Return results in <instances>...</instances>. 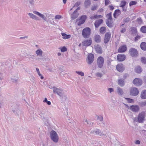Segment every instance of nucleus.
I'll use <instances>...</instances> for the list:
<instances>
[{
	"mask_svg": "<svg viewBox=\"0 0 146 146\" xmlns=\"http://www.w3.org/2000/svg\"><path fill=\"white\" fill-rule=\"evenodd\" d=\"M53 92L55 94L60 96L61 98H62L64 100H62V101H65L66 99H67L66 96L64 94V93L63 90L60 88H58L55 87H53Z\"/></svg>",
	"mask_w": 146,
	"mask_h": 146,
	"instance_id": "f257e3e1",
	"label": "nucleus"
},
{
	"mask_svg": "<svg viewBox=\"0 0 146 146\" xmlns=\"http://www.w3.org/2000/svg\"><path fill=\"white\" fill-rule=\"evenodd\" d=\"M91 30L89 27L84 28L82 32L83 37L85 38H88L90 37L91 34Z\"/></svg>",
	"mask_w": 146,
	"mask_h": 146,
	"instance_id": "f03ea898",
	"label": "nucleus"
},
{
	"mask_svg": "<svg viewBox=\"0 0 146 146\" xmlns=\"http://www.w3.org/2000/svg\"><path fill=\"white\" fill-rule=\"evenodd\" d=\"M145 113L144 111L140 113L137 116V121L139 123H142L145 120Z\"/></svg>",
	"mask_w": 146,
	"mask_h": 146,
	"instance_id": "7ed1b4c3",
	"label": "nucleus"
},
{
	"mask_svg": "<svg viewBox=\"0 0 146 146\" xmlns=\"http://www.w3.org/2000/svg\"><path fill=\"white\" fill-rule=\"evenodd\" d=\"M50 138L55 143L58 142V137L56 132L53 130L50 132Z\"/></svg>",
	"mask_w": 146,
	"mask_h": 146,
	"instance_id": "20e7f679",
	"label": "nucleus"
},
{
	"mask_svg": "<svg viewBox=\"0 0 146 146\" xmlns=\"http://www.w3.org/2000/svg\"><path fill=\"white\" fill-rule=\"evenodd\" d=\"M129 54L132 57H137L138 55V52L137 49L134 48H131L129 50Z\"/></svg>",
	"mask_w": 146,
	"mask_h": 146,
	"instance_id": "39448f33",
	"label": "nucleus"
},
{
	"mask_svg": "<svg viewBox=\"0 0 146 146\" xmlns=\"http://www.w3.org/2000/svg\"><path fill=\"white\" fill-rule=\"evenodd\" d=\"M33 13L39 16L43 20H44L45 21H47V19L46 17L47 16V14L46 13H45L44 15L40 13L39 12L36 11H33Z\"/></svg>",
	"mask_w": 146,
	"mask_h": 146,
	"instance_id": "423d86ee",
	"label": "nucleus"
},
{
	"mask_svg": "<svg viewBox=\"0 0 146 146\" xmlns=\"http://www.w3.org/2000/svg\"><path fill=\"white\" fill-rule=\"evenodd\" d=\"M104 63V59L102 56L99 57L97 59V63L98 67L100 68H101Z\"/></svg>",
	"mask_w": 146,
	"mask_h": 146,
	"instance_id": "0eeeda50",
	"label": "nucleus"
},
{
	"mask_svg": "<svg viewBox=\"0 0 146 146\" xmlns=\"http://www.w3.org/2000/svg\"><path fill=\"white\" fill-rule=\"evenodd\" d=\"M139 93V91L136 88H132L130 90V95L132 96H136Z\"/></svg>",
	"mask_w": 146,
	"mask_h": 146,
	"instance_id": "6e6552de",
	"label": "nucleus"
},
{
	"mask_svg": "<svg viewBox=\"0 0 146 146\" xmlns=\"http://www.w3.org/2000/svg\"><path fill=\"white\" fill-rule=\"evenodd\" d=\"M129 109L133 112H138L140 110L139 107L137 105H132L129 107Z\"/></svg>",
	"mask_w": 146,
	"mask_h": 146,
	"instance_id": "1a4fd4ad",
	"label": "nucleus"
},
{
	"mask_svg": "<svg viewBox=\"0 0 146 146\" xmlns=\"http://www.w3.org/2000/svg\"><path fill=\"white\" fill-rule=\"evenodd\" d=\"M133 83L136 86H139L142 85V81L140 79L136 78L133 80Z\"/></svg>",
	"mask_w": 146,
	"mask_h": 146,
	"instance_id": "9d476101",
	"label": "nucleus"
},
{
	"mask_svg": "<svg viewBox=\"0 0 146 146\" xmlns=\"http://www.w3.org/2000/svg\"><path fill=\"white\" fill-rule=\"evenodd\" d=\"M111 34L110 33H106L104 38V43L105 44L108 43L110 39Z\"/></svg>",
	"mask_w": 146,
	"mask_h": 146,
	"instance_id": "9b49d317",
	"label": "nucleus"
},
{
	"mask_svg": "<svg viewBox=\"0 0 146 146\" xmlns=\"http://www.w3.org/2000/svg\"><path fill=\"white\" fill-rule=\"evenodd\" d=\"M94 60V55L90 53L89 54L88 56L87 62L89 64H91L93 62Z\"/></svg>",
	"mask_w": 146,
	"mask_h": 146,
	"instance_id": "f8f14e48",
	"label": "nucleus"
},
{
	"mask_svg": "<svg viewBox=\"0 0 146 146\" xmlns=\"http://www.w3.org/2000/svg\"><path fill=\"white\" fill-rule=\"evenodd\" d=\"M92 41L91 38L89 39H87L83 41L82 43L83 45L86 46H90L92 44Z\"/></svg>",
	"mask_w": 146,
	"mask_h": 146,
	"instance_id": "ddd939ff",
	"label": "nucleus"
},
{
	"mask_svg": "<svg viewBox=\"0 0 146 146\" xmlns=\"http://www.w3.org/2000/svg\"><path fill=\"white\" fill-rule=\"evenodd\" d=\"M125 58V56L122 54H118L117 57V60L119 61H123L124 60Z\"/></svg>",
	"mask_w": 146,
	"mask_h": 146,
	"instance_id": "4468645a",
	"label": "nucleus"
},
{
	"mask_svg": "<svg viewBox=\"0 0 146 146\" xmlns=\"http://www.w3.org/2000/svg\"><path fill=\"white\" fill-rule=\"evenodd\" d=\"M116 69L119 72H122L124 70V68L123 64H119L117 66Z\"/></svg>",
	"mask_w": 146,
	"mask_h": 146,
	"instance_id": "2eb2a0df",
	"label": "nucleus"
},
{
	"mask_svg": "<svg viewBox=\"0 0 146 146\" xmlns=\"http://www.w3.org/2000/svg\"><path fill=\"white\" fill-rule=\"evenodd\" d=\"M103 20L101 19L96 20L94 23V25L95 27L96 28L98 27L103 23Z\"/></svg>",
	"mask_w": 146,
	"mask_h": 146,
	"instance_id": "dca6fc26",
	"label": "nucleus"
},
{
	"mask_svg": "<svg viewBox=\"0 0 146 146\" xmlns=\"http://www.w3.org/2000/svg\"><path fill=\"white\" fill-rule=\"evenodd\" d=\"M127 49L126 45H123L120 47L118 50V52H125Z\"/></svg>",
	"mask_w": 146,
	"mask_h": 146,
	"instance_id": "f3484780",
	"label": "nucleus"
},
{
	"mask_svg": "<svg viewBox=\"0 0 146 146\" xmlns=\"http://www.w3.org/2000/svg\"><path fill=\"white\" fill-rule=\"evenodd\" d=\"M94 39L95 42L99 43L101 42V38L99 35H96L94 36Z\"/></svg>",
	"mask_w": 146,
	"mask_h": 146,
	"instance_id": "a211bd4d",
	"label": "nucleus"
},
{
	"mask_svg": "<svg viewBox=\"0 0 146 146\" xmlns=\"http://www.w3.org/2000/svg\"><path fill=\"white\" fill-rule=\"evenodd\" d=\"M121 13V11L119 9H117L115 10L113 14V16L115 18H116L117 16H119Z\"/></svg>",
	"mask_w": 146,
	"mask_h": 146,
	"instance_id": "6ab92c4d",
	"label": "nucleus"
},
{
	"mask_svg": "<svg viewBox=\"0 0 146 146\" xmlns=\"http://www.w3.org/2000/svg\"><path fill=\"white\" fill-rule=\"evenodd\" d=\"M141 97L142 99H146V90H143L141 94Z\"/></svg>",
	"mask_w": 146,
	"mask_h": 146,
	"instance_id": "aec40b11",
	"label": "nucleus"
},
{
	"mask_svg": "<svg viewBox=\"0 0 146 146\" xmlns=\"http://www.w3.org/2000/svg\"><path fill=\"white\" fill-rule=\"evenodd\" d=\"M96 51L97 53L101 54L102 53V48L99 45H97L95 48Z\"/></svg>",
	"mask_w": 146,
	"mask_h": 146,
	"instance_id": "412c9836",
	"label": "nucleus"
},
{
	"mask_svg": "<svg viewBox=\"0 0 146 146\" xmlns=\"http://www.w3.org/2000/svg\"><path fill=\"white\" fill-rule=\"evenodd\" d=\"M78 15V12H75L74 11L73 13L72 14L71 17L72 19V20H74L76 19Z\"/></svg>",
	"mask_w": 146,
	"mask_h": 146,
	"instance_id": "4be33fe9",
	"label": "nucleus"
},
{
	"mask_svg": "<svg viewBox=\"0 0 146 146\" xmlns=\"http://www.w3.org/2000/svg\"><path fill=\"white\" fill-rule=\"evenodd\" d=\"M124 79H120L118 80V84L121 87H123L125 84V82Z\"/></svg>",
	"mask_w": 146,
	"mask_h": 146,
	"instance_id": "5701e85b",
	"label": "nucleus"
},
{
	"mask_svg": "<svg viewBox=\"0 0 146 146\" xmlns=\"http://www.w3.org/2000/svg\"><path fill=\"white\" fill-rule=\"evenodd\" d=\"M106 23L107 26L109 27H112L113 26V23L112 21L106 20Z\"/></svg>",
	"mask_w": 146,
	"mask_h": 146,
	"instance_id": "b1692460",
	"label": "nucleus"
},
{
	"mask_svg": "<svg viewBox=\"0 0 146 146\" xmlns=\"http://www.w3.org/2000/svg\"><path fill=\"white\" fill-rule=\"evenodd\" d=\"M29 16L31 18L36 20H39V19L37 16L31 13H29L28 14Z\"/></svg>",
	"mask_w": 146,
	"mask_h": 146,
	"instance_id": "393cba45",
	"label": "nucleus"
},
{
	"mask_svg": "<svg viewBox=\"0 0 146 146\" xmlns=\"http://www.w3.org/2000/svg\"><path fill=\"white\" fill-rule=\"evenodd\" d=\"M142 71V69L140 66H137L135 68V71L137 73H141Z\"/></svg>",
	"mask_w": 146,
	"mask_h": 146,
	"instance_id": "a878e982",
	"label": "nucleus"
},
{
	"mask_svg": "<svg viewBox=\"0 0 146 146\" xmlns=\"http://www.w3.org/2000/svg\"><path fill=\"white\" fill-rule=\"evenodd\" d=\"M91 2L90 0H85L84 2V5L85 7L87 8H88L90 5Z\"/></svg>",
	"mask_w": 146,
	"mask_h": 146,
	"instance_id": "bb28decb",
	"label": "nucleus"
},
{
	"mask_svg": "<svg viewBox=\"0 0 146 146\" xmlns=\"http://www.w3.org/2000/svg\"><path fill=\"white\" fill-rule=\"evenodd\" d=\"M140 47L142 50H146V43L145 42H141L140 44Z\"/></svg>",
	"mask_w": 146,
	"mask_h": 146,
	"instance_id": "cd10ccee",
	"label": "nucleus"
},
{
	"mask_svg": "<svg viewBox=\"0 0 146 146\" xmlns=\"http://www.w3.org/2000/svg\"><path fill=\"white\" fill-rule=\"evenodd\" d=\"M61 35L63 36V38L64 39H68L70 37V35H66V33H62Z\"/></svg>",
	"mask_w": 146,
	"mask_h": 146,
	"instance_id": "c85d7f7f",
	"label": "nucleus"
},
{
	"mask_svg": "<svg viewBox=\"0 0 146 146\" xmlns=\"http://www.w3.org/2000/svg\"><path fill=\"white\" fill-rule=\"evenodd\" d=\"M91 133L96 135H98L100 133V130L98 129H96L94 130H92L91 132Z\"/></svg>",
	"mask_w": 146,
	"mask_h": 146,
	"instance_id": "c756f323",
	"label": "nucleus"
},
{
	"mask_svg": "<svg viewBox=\"0 0 146 146\" xmlns=\"http://www.w3.org/2000/svg\"><path fill=\"white\" fill-rule=\"evenodd\" d=\"M36 53L37 56H42V51L40 49H38L36 51Z\"/></svg>",
	"mask_w": 146,
	"mask_h": 146,
	"instance_id": "7c9ffc66",
	"label": "nucleus"
},
{
	"mask_svg": "<svg viewBox=\"0 0 146 146\" xmlns=\"http://www.w3.org/2000/svg\"><path fill=\"white\" fill-rule=\"evenodd\" d=\"M106 29L105 27H102L100 29V33L102 34H104L106 31Z\"/></svg>",
	"mask_w": 146,
	"mask_h": 146,
	"instance_id": "2f4dec72",
	"label": "nucleus"
},
{
	"mask_svg": "<svg viewBox=\"0 0 146 146\" xmlns=\"http://www.w3.org/2000/svg\"><path fill=\"white\" fill-rule=\"evenodd\" d=\"M140 31L142 33H146V26L142 27L140 29Z\"/></svg>",
	"mask_w": 146,
	"mask_h": 146,
	"instance_id": "473e14b6",
	"label": "nucleus"
},
{
	"mask_svg": "<svg viewBox=\"0 0 146 146\" xmlns=\"http://www.w3.org/2000/svg\"><path fill=\"white\" fill-rule=\"evenodd\" d=\"M111 14L112 13L111 12L107 15L106 17L108 19L107 20L112 21V18Z\"/></svg>",
	"mask_w": 146,
	"mask_h": 146,
	"instance_id": "72a5a7b5",
	"label": "nucleus"
},
{
	"mask_svg": "<svg viewBox=\"0 0 146 146\" xmlns=\"http://www.w3.org/2000/svg\"><path fill=\"white\" fill-rule=\"evenodd\" d=\"M117 92L119 94L121 95L123 94V92L121 88L120 87L117 88Z\"/></svg>",
	"mask_w": 146,
	"mask_h": 146,
	"instance_id": "f704fd0d",
	"label": "nucleus"
},
{
	"mask_svg": "<svg viewBox=\"0 0 146 146\" xmlns=\"http://www.w3.org/2000/svg\"><path fill=\"white\" fill-rule=\"evenodd\" d=\"M131 31L132 32V34L133 35H136L137 32V30L136 28L135 27H133L132 28Z\"/></svg>",
	"mask_w": 146,
	"mask_h": 146,
	"instance_id": "c9c22d12",
	"label": "nucleus"
},
{
	"mask_svg": "<svg viewBox=\"0 0 146 146\" xmlns=\"http://www.w3.org/2000/svg\"><path fill=\"white\" fill-rule=\"evenodd\" d=\"M126 4V2L125 1H121L120 3V7H124Z\"/></svg>",
	"mask_w": 146,
	"mask_h": 146,
	"instance_id": "e433bc0d",
	"label": "nucleus"
},
{
	"mask_svg": "<svg viewBox=\"0 0 146 146\" xmlns=\"http://www.w3.org/2000/svg\"><path fill=\"white\" fill-rule=\"evenodd\" d=\"M36 71L37 72V73H38V75L39 76H41L40 77V78L41 79H43V78H44V77L43 76H42L41 74L40 73V72L39 69L38 68H36Z\"/></svg>",
	"mask_w": 146,
	"mask_h": 146,
	"instance_id": "4c0bfd02",
	"label": "nucleus"
},
{
	"mask_svg": "<svg viewBox=\"0 0 146 146\" xmlns=\"http://www.w3.org/2000/svg\"><path fill=\"white\" fill-rule=\"evenodd\" d=\"M138 23L139 24H141L143 23V21L141 18H138L137 19Z\"/></svg>",
	"mask_w": 146,
	"mask_h": 146,
	"instance_id": "58836bf2",
	"label": "nucleus"
},
{
	"mask_svg": "<svg viewBox=\"0 0 146 146\" xmlns=\"http://www.w3.org/2000/svg\"><path fill=\"white\" fill-rule=\"evenodd\" d=\"M141 62L143 64H146V58L145 57H142L141 58Z\"/></svg>",
	"mask_w": 146,
	"mask_h": 146,
	"instance_id": "ea45409f",
	"label": "nucleus"
},
{
	"mask_svg": "<svg viewBox=\"0 0 146 146\" xmlns=\"http://www.w3.org/2000/svg\"><path fill=\"white\" fill-rule=\"evenodd\" d=\"M87 18V17L86 15H83L81 17L80 19L81 20L83 21L84 22H85V20Z\"/></svg>",
	"mask_w": 146,
	"mask_h": 146,
	"instance_id": "a19ab883",
	"label": "nucleus"
},
{
	"mask_svg": "<svg viewBox=\"0 0 146 146\" xmlns=\"http://www.w3.org/2000/svg\"><path fill=\"white\" fill-rule=\"evenodd\" d=\"M137 3V2L135 1H131L129 3V5L130 6H131L132 5H135Z\"/></svg>",
	"mask_w": 146,
	"mask_h": 146,
	"instance_id": "79ce46f5",
	"label": "nucleus"
},
{
	"mask_svg": "<svg viewBox=\"0 0 146 146\" xmlns=\"http://www.w3.org/2000/svg\"><path fill=\"white\" fill-rule=\"evenodd\" d=\"M29 6H32L34 4L35 0H29Z\"/></svg>",
	"mask_w": 146,
	"mask_h": 146,
	"instance_id": "37998d69",
	"label": "nucleus"
},
{
	"mask_svg": "<svg viewBox=\"0 0 146 146\" xmlns=\"http://www.w3.org/2000/svg\"><path fill=\"white\" fill-rule=\"evenodd\" d=\"M125 99L129 103H131L133 102V99L129 98H125Z\"/></svg>",
	"mask_w": 146,
	"mask_h": 146,
	"instance_id": "c03bdc74",
	"label": "nucleus"
},
{
	"mask_svg": "<svg viewBox=\"0 0 146 146\" xmlns=\"http://www.w3.org/2000/svg\"><path fill=\"white\" fill-rule=\"evenodd\" d=\"M76 72L79 75H80L81 76H84V73L83 72H79V71H76Z\"/></svg>",
	"mask_w": 146,
	"mask_h": 146,
	"instance_id": "a18cd8bd",
	"label": "nucleus"
},
{
	"mask_svg": "<svg viewBox=\"0 0 146 146\" xmlns=\"http://www.w3.org/2000/svg\"><path fill=\"white\" fill-rule=\"evenodd\" d=\"M97 7L98 6L97 5H93L91 8V10L92 11H95L97 9Z\"/></svg>",
	"mask_w": 146,
	"mask_h": 146,
	"instance_id": "49530a36",
	"label": "nucleus"
},
{
	"mask_svg": "<svg viewBox=\"0 0 146 146\" xmlns=\"http://www.w3.org/2000/svg\"><path fill=\"white\" fill-rule=\"evenodd\" d=\"M67 50V48L65 46H63L61 49V51L62 52H65Z\"/></svg>",
	"mask_w": 146,
	"mask_h": 146,
	"instance_id": "de8ad7c7",
	"label": "nucleus"
},
{
	"mask_svg": "<svg viewBox=\"0 0 146 146\" xmlns=\"http://www.w3.org/2000/svg\"><path fill=\"white\" fill-rule=\"evenodd\" d=\"M96 75L98 77H101L102 76V74L101 73L97 72L96 73Z\"/></svg>",
	"mask_w": 146,
	"mask_h": 146,
	"instance_id": "09e8293b",
	"label": "nucleus"
},
{
	"mask_svg": "<svg viewBox=\"0 0 146 146\" xmlns=\"http://www.w3.org/2000/svg\"><path fill=\"white\" fill-rule=\"evenodd\" d=\"M141 37L140 36L137 35L136 36V37H135V39H134L135 41V42L136 41L138 40Z\"/></svg>",
	"mask_w": 146,
	"mask_h": 146,
	"instance_id": "8fccbe9b",
	"label": "nucleus"
},
{
	"mask_svg": "<svg viewBox=\"0 0 146 146\" xmlns=\"http://www.w3.org/2000/svg\"><path fill=\"white\" fill-rule=\"evenodd\" d=\"M123 21L125 23H128L130 21V18L129 17H127L125 19H123Z\"/></svg>",
	"mask_w": 146,
	"mask_h": 146,
	"instance_id": "3c124183",
	"label": "nucleus"
},
{
	"mask_svg": "<svg viewBox=\"0 0 146 146\" xmlns=\"http://www.w3.org/2000/svg\"><path fill=\"white\" fill-rule=\"evenodd\" d=\"M110 2L109 0H105V4L106 6L108 5Z\"/></svg>",
	"mask_w": 146,
	"mask_h": 146,
	"instance_id": "603ef678",
	"label": "nucleus"
},
{
	"mask_svg": "<svg viewBox=\"0 0 146 146\" xmlns=\"http://www.w3.org/2000/svg\"><path fill=\"white\" fill-rule=\"evenodd\" d=\"M87 123V124H88L90 127H91V126H92V125H93V123L91 122L90 121H88Z\"/></svg>",
	"mask_w": 146,
	"mask_h": 146,
	"instance_id": "864d4df0",
	"label": "nucleus"
},
{
	"mask_svg": "<svg viewBox=\"0 0 146 146\" xmlns=\"http://www.w3.org/2000/svg\"><path fill=\"white\" fill-rule=\"evenodd\" d=\"M84 22H84L83 21L80 19V20H79V22L78 23V25H82V24H83Z\"/></svg>",
	"mask_w": 146,
	"mask_h": 146,
	"instance_id": "5fc2aeb1",
	"label": "nucleus"
},
{
	"mask_svg": "<svg viewBox=\"0 0 146 146\" xmlns=\"http://www.w3.org/2000/svg\"><path fill=\"white\" fill-rule=\"evenodd\" d=\"M81 2H80V1L78 2L75 3L74 7V6L78 7L79 5L81 4Z\"/></svg>",
	"mask_w": 146,
	"mask_h": 146,
	"instance_id": "6e6d98bb",
	"label": "nucleus"
},
{
	"mask_svg": "<svg viewBox=\"0 0 146 146\" xmlns=\"http://www.w3.org/2000/svg\"><path fill=\"white\" fill-rule=\"evenodd\" d=\"M11 80L12 82H17V79L15 77H13V78H11Z\"/></svg>",
	"mask_w": 146,
	"mask_h": 146,
	"instance_id": "4d7b16f0",
	"label": "nucleus"
},
{
	"mask_svg": "<svg viewBox=\"0 0 146 146\" xmlns=\"http://www.w3.org/2000/svg\"><path fill=\"white\" fill-rule=\"evenodd\" d=\"M126 31V29L125 28H123L121 30L120 32L122 33H125Z\"/></svg>",
	"mask_w": 146,
	"mask_h": 146,
	"instance_id": "13d9d810",
	"label": "nucleus"
},
{
	"mask_svg": "<svg viewBox=\"0 0 146 146\" xmlns=\"http://www.w3.org/2000/svg\"><path fill=\"white\" fill-rule=\"evenodd\" d=\"M61 18V16L60 15H56L55 16V18L56 19H59Z\"/></svg>",
	"mask_w": 146,
	"mask_h": 146,
	"instance_id": "bf43d9fd",
	"label": "nucleus"
},
{
	"mask_svg": "<svg viewBox=\"0 0 146 146\" xmlns=\"http://www.w3.org/2000/svg\"><path fill=\"white\" fill-rule=\"evenodd\" d=\"M141 106L142 107L145 106L146 105V101L144 102H142L141 103Z\"/></svg>",
	"mask_w": 146,
	"mask_h": 146,
	"instance_id": "052dcab7",
	"label": "nucleus"
},
{
	"mask_svg": "<svg viewBox=\"0 0 146 146\" xmlns=\"http://www.w3.org/2000/svg\"><path fill=\"white\" fill-rule=\"evenodd\" d=\"M108 90L111 93V92L113 91V89L112 88H109L108 89Z\"/></svg>",
	"mask_w": 146,
	"mask_h": 146,
	"instance_id": "680f3d73",
	"label": "nucleus"
},
{
	"mask_svg": "<svg viewBox=\"0 0 146 146\" xmlns=\"http://www.w3.org/2000/svg\"><path fill=\"white\" fill-rule=\"evenodd\" d=\"M129 75L128 74H126L124 75L123 76V78L124 79H126L127 77Z\"/></svg>",
	"mask_w": 146,
	"mask_h": 146,
	"instance_id": "e2e57ef3",
	"label": "nucleus"
},
{
	"mask_svg": "<svg viewBox=\"0 0 146 146\" xmlns=\"http://www.w3.org/2000/svg\"><path fill=\"white\" fill-rule=\"evenodd\" d=\"M135 143L136 144H140V142L139 140H137L135 141Z\"/></svg>",
	"mask_w": 146,
	"mask_h": 146,
	"instance_id": "0e129e2a",
	"label": "nucleus"
},
{
	"mask_svg": "<svg viewBox=\"0 0 146 146\" xmlns=\"http://www.w3.org/2000/svg\"><path fill=\"white\" fill-rule=\"evenodd\" d=\"M109 7L110 8V9L111 10H112L114 9V7L111 5H109Z\"/></svg>",
	"mask_w": 146,
	"mask_h": 146,
	"instance_id": "69168bd1",
	"label": "nucleus"
},
{
	"mask_svg": "<svg viewBox=\"0 0 146 146\" xmlns=\"http://www.w3.org/2000/svg\"><path fill=\"white\" fill-rule=\"evenodd\" d=\"M28 36H25L24 37H21L20 38V39H23L25 38H28Z\"/></svg>",
	"mask_w": 146,
	"mask_h": 146,
	"instance_id": "338daca9",
	"label": "nucleus"
},
{
	"mask_svg": "<svg viewBox=\"0 0 146 146\" xmlns=\"http://www.w3.org/2000/svg\"><path fill=\"white\" fill-rule=\"evenodd\" d=\"M90 18L91 19H96V15H94V16H93L92 17H91Z\"/></svg>",
	"mask_w": 146,
	"mask_h": 146,
	"instance_id": "774afa93",
	"label": "nucleus"
}]
</instances>
